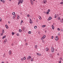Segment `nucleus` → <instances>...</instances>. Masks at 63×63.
<instances>
[{"instance_id":"obj_3","label":"nucleus","mask_w":63,"mask_h":63,"mask_svg":"<svg viewBox=\"0 0 63 63\" xmlns=\"http://www.w3.org/2000/svg\"><path fill=\"white\" fill-rule=\"evenodd\" d=\"M58 39V37L57 36H56V37L55 38V40L56 41H57Z\"/></svg>"},{"instance_id":"obj_55","label":"nucleus","mask_w":63,"mask_h":63,"mask_svg":"<svg viewBox=\"0 0 63 63\" xmlns=\"http://www.w3.org/2000/svg\"><path fill=\"white\" fill-rule=\"evenodd\" d=\"M1 63H4V62H1Z\"/></svg>"},{"instance_id":"obj_57","label":"nucleus","mask_w":63,"mask_h":63,"mask_svg":"<svg viewBox=\"0 0 63 63\" xmlns=\"http://www.w3.org/2000/svg\"><path fill=\"white\" fill-rule=\"evenodd\" d=\"M42 42L43 43H44V41L43 40H42Z\"/></svg>"},{"instance_id":"obj_1","label":"nucleus","mask_w":63,"mask_h":63,"mask_svg":"<svg viewBox=\"0 0 63 63\" xmlns=\"http://www.w3.org/2000/svg\"><path fill=\"white\" fill-rule=\"evenodd\" d=\"M51 50L52 52H54V49L53 48V47H51Z\"/></svg>"},{"instance_id":"obj_21","label":"nucleus","mask_w":63,"mask_h":63,"mask_svg":"<svg viewBox=\"0 0 63 63\" xmlns=\"http://www.w3.org/2000/svg\"><path fill=\"white\" fill-rule=\"evenodd\" d=\"M49 55H50V57H52V54H49Z\"/></svg>"},{"instance_id":"obj_18","label":"nucleus","mask_w":63,"mask_h":63,"mask_svg":"<svg viewBox=\"0 0 63 63\" xmlns=\"http://www.w3.org/2000/svg\"><path fill=\"white\" fill-rule=\"evenodd\" d=\"M45 27H46V25H43L42 26V27L44 28Z\"/></svg>"},{"instance_id":"obj_43","label":"nucleus","mask_w":63,"mask_h":63,"mask_svg":"<svg viewBox=\"0 0 63 63\" xmlns=\"http://www.w3.org/2000/svg\"><path fill=\"white\" fill-rule=\"evenodd\" d=\"M6 27H8V25H5Z\"/></svg>"},{"instance_id":"obj_38","label":"nucleus","mask_w":63,"mask_h":63,"mask_svg":"<svg viewBox=\"0 0 63 63\" xmlns=\"http://www.w3.org/2000/svg\"><path fill=\"white\" fill-rule=\"evenodd\" d=\"M48 12L49 13V12H50V10L49 9L48 10Z\"/></svg>"},{"instance_id":"obj_9","label":"nucleus","mask_w":63,"mask_h":63,"mask_svg":"<svg viewBox=\"0 0 63 63\" xmlns=\"http://www.w3.org/2000/svg\"><path fill=\"white\" fill-rule=\"evenodd\" d=\"M6 37V35H5L2 38V39H4V38H5Z\"/></svg>"},{"instance_id":"obj_64","label":"nucleus","mask_w":63,"mask_h":63,"mask_svg":"<svg viewBox=\"0 0 63 63\" xmlns=\"http://www.w3.org/2000/svg\"><path fill=\"white\" fill-rule=\"evenodd\" d=\"M44 13H46V12H44Z\"/></svg>"},{"instance_id":"obj_33","label":"nucleus","mask_w":63,"mask_h":63,"mask_svg":"<svg viewBox=\"0 0 63 63\" xmlns=\"http://www.w3.org/2000/svg\"><path fill=\"white\" fill-rule=\"evenodd\" d=\"M60 21L61 22V23H62V22H63V20H62V19H61Z\"/></svg>"},{"instance_id":"obj_52","label":"nucleus","mask_w":63,"mask_h":63,"mask_svg":"<svg viewBox=\"0 0 63 63\" xmlns=\"http://www.w3.org/2000/svg\"><path fill=\"white\" fill-rule=\"evenodd\" d=\"M0 21H1V18H0Z\"/></svg>"},{"instance_id":"obj_29","label":"nucleus","mask_w":63,"mask_h":63,"mask_svg":"<svg viewBox=\"0 0 63 63\" xmlns=\"http://www.w3.org/2000/svg\"><path fill=\"white\" fill-rule=\"evenodd\" d=\"M2 2L3 3H5V0H3V1H2Z\"/></svg>"},{"instance_id":"obj_31","label":"nucleus","mask_w":63,"mask_h":63,"mask_svg":"<svg viewBox=\"0 0 63 63\" xmlns=\"http://www.w3.org/2000/svg\"><path fill=\"white\" fill-rule=\"evenodd\" d=\"M34 28H35V29H36V28H37V26H34Z\"/></svg>"},{"instance_id":"obj_12","label":"nucleus","mask_w":63,"mask_h":63,"mask_svg":"<svg viewBox=\"0 0 63 63\" xmlns=\"http://www.w3.org/2000/svg\"><path fill=\"white\" fill-rule=\"evenodd\" d=\"M2 30L3 31L2 32V34H3V33H4L5 32H4V30L3 29Z\"/></svg>"},{"instance_id":"obj_62","label":"nucleus","mask_w":63,"mask_h":63,"mask_svg":"<svg viewBox=\"0 0 63 63\" xmlns=\"http://www.w3.org/2000/svg\"><path fill=\"white\" fill-rule=\"evenodd\" d=\"M62 58H60V59H62Z\"/></svg>"},{"instance_id":"obj_23","label":"nucleus","mask_w":63,"mask_h":63,"mask_svg":"<svg viewBox=\"0 0 63 63\" xmlns=\"http://www.w3.org/2000/svg\"><path fill=\"white\" fill-rule=\"evenodd\" d=\"M23 0H21V2H20V4H22V2H23Z\"/></svg>"},{"instance_id":"obj_50","label":"nucleus","mask_w":63,"mask_h":63,"mask_svg":"<svg viewBox=\"0 0 63 63\" xmlns=\"http://www.w3.org/2000/svg\"><path fill=\"white\" fill-rule=\"evenodd\" d=\"M59 63H61V61H59Z\"/></svg>"},{"instance_id":"obj_37","label":"nucleus","mask_w":63,"mask_h":63,"mask_svg":"<svg viewBox=\"0 0 63 63\" xmlns=\"http://www.w3.org/2000/svg\"><path fill=\"white\" fill-rule=\"evenodd\" d=\"M23 58H22L21 59V61H23Z\"/></svg>"},{"instance_id":"obj_22","label":"nucleus","mask_w":63,"mask_h":63,"mask_svg":"<svg viewBox=\"0 0 63 63\" xmlns=\"http://www.w3.org/2000/svg\"><path fill=\"white\" fill-rule=\"evenodd\" d=\"M31 61H33V58H31Z\"/></svg>"},{"instance_id":"obj_14","label":"nucleus","mask_w":63,"mask_h":63,"mask_svg":"<svg viewBox=\"0 0 63 63\" xmlns=\"http://www.w3.org/2000/svg\"><path fill=\"white\" fill-rule=\"evenodd\" d=\"M16 16V15H14L13 16V18H15Z\"/></svg>"},{"instance_id":"obj_58","label":"nucleus","mask_w":63,"mask_h":63,"mask_svg":"<svg viewBox=\"0 0 63 63\" xmlns=\"http://www.w3.org/2000/svg\"><path fill=\"white\" fill-rule=\"evenodd\" d=\"M19 1H20H20H21V0H19Z\"/></svg>"},{"instance_id":"obj_39","label":"nucleus","mask_w":63,"mask_h":63,"mask_svg":"<svg viewBox=\"0 0 63 63\" xmlns=\"http://www.w3.org/2000/svg\"><path fill=\"white\" fill-rule=\"evenodd\" d=\"M61 31H62V32H63V29H61Z\"/></svg>"},{"instance_id":"obj_25","label":"nucleus","mask_w":63,"mask_h":63,"mask_svg":"<svg viewBox=\"0 0 63 63\" xmlns=\"http://www.w3.org/2000/svg\"><path fill=\"white\" fill-rule=\"evenodd\" d=\"M15 12H13V13H12V15H15Z\"/></svg>"},{"instance_id":"obj_48","label":"nucleus","mask_w":63,"mask_h":63,"mask_svg":"<svg viewBox=\"0 0 63 63\" xmlns=\"http://www.w3.org/2000/svg\"><path fill=\"white\" fill-rule=\"evenodd\" d=\"M6 28H7V29H8V26H7V27H6Z\"/></svg>"},{"instance_id":"obj_41","label":"nucleus","mask_w":63,"mask_h":63,"mask_svg":"<svg viewBox=\"0 0 63 63\" xmlns=\"http://www.w3.org/2000/svg\"><path fill=\"white\" fill-rule=\"evenodd\" d=\"M17 36H19V34H18V33H17Z\"/></svg>"},{"instance_id":"obj_11","label":"nucleus","mask_w":63,"mask_h":63,"mask_svg":"<svg viewBox=\"0 0 63 63\" xmlns=\"http://www.w3.org/2000/svg\"><path fill=\"white\" fill-rule=\"evenodd\" d=\"M48 50V48H46V50L47 51Z\"/></svg>"},{"instance_id":"obj_56","label":"nucleus","mask_w":63,"mask_h":63,"mask_svg":"<svg viewBox=\"0 0 63 63\" xmlns=\"http://www.w3.org/2000/svg\"><path fill=\"white\" fill-rule=\"evenodd\" d=\"M60 33H58V34L59 35H60Z\"/></svg>"},{"instance_id":"obj_26","label":"nucleus","mask_w":63,"mask_h":63,"mask_svg":"<svg viewBox=\"0 0 63 63\" xmlns=\"http://www.w3.org/2000/svg\"><path fill=\"white\" fill-rule=\"evenodd\" d=\"M58 20H60V17H58Z\"/></svg>"},{"instance_id":"obj_6","label":"nucleus","mask_w":63,"mask_h":63,"mask_svg":"<svg viewBox=\"0 0 63 63\" xmlns=\"http://www.w3.org/2000/svg\"><path fill=\"white\" fill-rule=\"evenodd\" d=\"M9 55H11V54H12V52H11V51H9Z\"/></svg>"},{"instance_id":"obj_40","label":"nucleus","mask_w":63,"mask_h":63,"mask_svg":"<svg viewBox=\"0 0 63 63\" xmlns=\"http://www.w3.org/2000/svg\"><path fill=\"white\" fill-rule=\"evenodd\" d=\"M21 23H23V20H22L21 22Z\"/></svg>"},{"instance_id":"obj_54","label":"nucleus","mask_w":63,"mask_h":63,"mask_svg":"<svg viewBox=\"0 0 63 63\" xmlns=\"http://www.w3.org/2000/svg\"><path fill=\"white\" fill-rule=\"evenodd\" d=\"M60 4H62V2L60 3Z\"/></svg>"},{"instance_id":"obj_24","label":"nucleus","mask_w":63,"mask_h":63,"mask_svg":"<svg viewBox=\"0 0 63 63\" xmlns=\"http://www.w3.org/2000/svg\"><path fill=\"white\" fill-rule=\"evenodd\" d=\"M28 33L29 34H31V31H29L28 32Z\"/></svg>"},{"instance_id":"obj_7","label":"nucleus","mask_w":63,"mask_h":63,"mask_svg":"<svg viewBox=\"0 0 63 63\" xmlns=\"http://www.w3.org/2000/svg\"><path fill=\"white\" fill-rule=\"evenodd\" d=\"M37 55H38V56H41V54L40 53L39 54V53H37Z\"/></svg>"},{"instance_id":"obj_60","label":"nucleus","mask_w":63,"mask_h":63,"mask_svg":"<svg viewBox=\"0 0 63 63\" xmlns=\"http://www.w3.org/2000/svg\"><path fill=\"white\" fill-rule=\"evenodd\" d=\"M10 22L8 21V23L10 24Z\"/></svg>"},{"instance_id":"obj_10","label":"nucleus","mask_w":63,"mask_h":63,"mask_svg":"<svg viewBox=\"0 0 63 63\" xmlns=\"http://www.w3.org/2000/svg\"><path fill=\"white\" fill-rule=\"evenodd\" d=\"M46 35H44L43 36V37H42V39H45L46 38Z\"/></svg>"},{"instance_id":"obj_28","label":"nucleus","mask_w":63,"mask_h":63,"mask_svg":"<svg viewBox=\"0 0 63 63\" xmlns=\"http://www.w3.org/2000/svg\"><path fill=\"white\" fill-rule=\"evenodd\" d=\"M23 59H24V60H25V59H26V57H24Z\"/></svg>"},{"instance_id":"obj_32","label":"nucleus","mask_w":63,"mask_h":63,"mask_svg":"<svg viewBox=\"0 0 63 63\" xmlns=\"http://www.w3.org/2000/svg\"><path fill=\"white\" fill-rule=\"evenodd\" d=\"M39 16V19H41V17L40 16Z\"/></svg>"},{"instance_id":"obj_30","label":"nucleus","mask_w":63,"mask_h":63,"mask_svg":"<svg viewBox=\"0 0 63 63\" xmlns=\"http://www.w3.org/2000/svg\"><path fill=\"white\" fill-rule=\"evenodd\" d=\"M12 35H14V32H12Z\"/></svg>"},{"instance_id":"obj_27","label":"nucleus","mask_w":63,"mask_h":63,"mask_svg":"<svg viewBox=\"0 0 63 63\" xmlns=\"http://www.w3.org/2000/svg\"><path fill=\"white\" fill-rule=\"evenodd\" d=\"M37 45H36L35 46V48H37Z\"/></svg>"},{"instance_id":"obj_59","label":"nucleus","mask_w":63,"mask_h":63,"mask_svg":"<svg viewBox=\"0 0 63 63\" xmlns=\"http://www.w3.org/2000/svg\"><path fill=\"white\" fill-rule=\"evenodd\" d=\"M20 24L21 25H22V23H20Z\"/></svg>"},{"instance_id":"obj_46","label":"nucleus","mask_w":63,"mask_h":63,"mask_svg":"<svg viewBox=\"0 0 63 63\" xmlns=\"http://www.w3.org/2000/svg\"><path fill=\"white\" fill-rule=\"evenodd\" d=\"M51 38H52V39H53V36H52Z\"/></svg>"},{"instance_id":"obj_8","label":"nucleus","mask_w":63,"mask_h":63,"mask_svg":"<svg viewBox=\"0 0 63 63\" xmlns=\"http://www.w3.org/2000/svg\"><path fill=\"white\" fill-rule=\"evenodd\" d=\"M52 29H54V26L53 25H52Z\"/></svg>"},{"instance_id":"obj_44","label":"nucleus","mask_w":63,"mask_h":63,"mask_svg":"<svg viewBox=\"0 0 63 63\" xmlns=\"http://www.w3.org/2000/svg\"><path fill=\"white\" fill-rule=\"evenodd\" d=\"M1 36H2V35H3V34H2V33H1Z\"/></svg>"},{"instance_id":"obj_45","label":"nucleus","mask_w":63,"mask_h":63,"mask_svg":"<svg viewBox=\"0 0 63 63\" xmlns=\"http://www.w3.org/2000/svg\"><path fill=\"white\" fill-rule=\"evenodd\" d=\"M29 15H27V16H28V17H29Z\"/></svg>"},{"instance_id":"obj_19","label":"nucleus","mask_w":63,"mask_h":63,"mask_svg":"<svg viewBox=\"0 0 63 63\" xmlns=\"http://www.w3.org/2000/svg\"><path fill=\"white\" fill-rule=\"evenodd\" d=\"M19 18V16H17V19H18Z\"/></svg>"},{"instance_id":"obj_15","label":"nucleus","mask_w":63,"mask_h":63,"mask_svg":"<svg viewBox=\"0 0 63 63\" xmlns=\"http://www.w3.org/2000/svg\"><path fill=\"white\" fill-rule=\"evenodd\" d=\"M51 17H49L48 19L49 20H51Z\"/></svg>"},{"instance_id":"obj_63","label":"nucleus","mask_w":63,"mask_h":63,"mask_svg":"<svg viewBox=\"0 0 63 63\" xmlns=\"http://www.w3.org/2000/svg\"><path fill=\"white\" fill-rule=\"evenodd\" d=\"M31 2V1H32V0H30Z\"/></svg>"},{"instance_id":"obj_2","label":"nucleus","mask_w":63,"mask_h":63,"mask_svg":"<svg viewBox=\"0 0 63 63\" xmlns=\"http://www.w3.org/2000/svg\"><path fill=\"white\" fill-rule=\"evenodd\" d=\"M31 58V57L30 56H29L27 58V59L29 60Z\"/></svg>"},{"instance_id":"obj_53","label":"nucleus","mask_w":63,"mask_h":63,"mask_svg":"<svg viewBox=\"0 0 63 63\" xmlns=\"http://www.w3.org/2000/svg\"><path fill=\"white\" fill-rule=\"evenodd\" d=\"M22 13H20V15H22Z\"/></svg>"},{"instance_id":"obj_61","label":"nucleus","mask_w":63,"mask_h":63,"mask_svg":"<svg viewBox=\"0 0 63 63\" xmlns=\"http://www.w3.org/2000/svg\"><path fill=\"white\" fill-rule=\"evenodd\" d=\"M24 41H26V39L24 40Z\"/></svg>"},{"instance_id":"obj_47","label":"nucleus","mask_w":63,"mask_h":63,"mask_svg":"<svg viewBox=\"0 0 63 63\" xmlns=\"http://www.w3.org/2000/svg\"><path fill=\"white\" fill-rule=\"evenodd\" d=\"M57 55H59V54L58 53L57 54Z\"/></svg>"},{"instance_id":"obj_51","label":"nucleus","mask_w":63,"mask_h":63,"mask_svg":"<svg viewBox=\"0 0 63 63\" xmlns=\"http://www.w3.org/2000/svg\"><path fill=\"white\" fill-rule=\"evenodd\" d=\"M41 40H43V38H41Z\"/></svg>"},{"instance_id":"obj_5","label":"nucleus","mask_w":63,"mask_h":63,"mask_svg":"<svg viewBox=\"0 0 63 63\" xmlns=\"http://www.w3.org/2000/svg\"><path fill=\"white\" fill-rule=\"evenodd\" d=\"M30 22L31 24L33 23H32V21L31 19H30Z\"/></svg>"},{"instance_id":"obj_17","label":"nucleus","mask_w":63,"mask_h":63,"mask_svg":"<svg viewBox=\"0 0 63 63\" xmlns=\"http://www.w3.org/2000/svg\"><path fill=\"white\" fill-rule=\"evenodd\" d=\"M20 3H21V1H19V2L18 3V5H19V4H20Z\"/></svg>"},{"instance_id":"obj_36","label":"nucleus","mask_w":63,"mask_h":63,"mask_svg":"<svg viewBox=\"0 0 63 63\" xmlns=\"http://www.w3.org/2000/svg\"><path fill=\"white\" fill-rule=\"evenodd\" d=\"M57 30L58 31H60V29L59 28H58L57 29Z\"/></svg>"},{"instance_id":"obj_35","label":"nucleus","mask_w":63,"mask_h":63,"mask_svg":"<svg viewBox=\"0 0 63 63\" xmlns=\"http://www.w3.org/2000/svg\"><path fill=\"white\" fill-rule=\"evenodd\" d=\"M47 15H48V14H49V12H48L47 11Z\"/></svg>"},{"instance_id":"obj_20","label":"nucleus","mask_w":63,"mask_h":63,"mask_svg":"<svg viewBox=\"0 0 63 63\" xmlns=\"http://www.w3.org/2000/svg\"><path fill=\"white\" fill-rule=\"evenodd\" d=\"M19 32H21L22 31V30H21V29H20L19 30Z\"/></svg>"},{"instance_id":"obj_4","label":"nucleus","mask_w":63,"mask_h":63,"mask_svg":"<svg viewBox=\"0 0 63 63\" xmlns=\"http://www.w3.org/2000/svg\"><path fill=\"white\" fill-rule=\"evenodd\" d=\"M44 4H46L47 3V0H44L43 2Z\"/></svg>"},{"instance_id":"obj_34","label":"nucleus","mask_w":63,"mask_h":63,"mask_svg":"<svg viewBox=\"0 0 63 63\" xmlns=\"http://www.w3.org/2000/svg\"><path fill=\"white\" fill-rule=\"evenodd\" d=\"M54 17L55 18H56V15H55L54 16Z\"/></svg>"},{"instance_id":"obj_42","label":"nucleus","mask_w":63,"mask_h":63,"mask_svg":"<svg viewBox=\"0 0 63 63\" xmlns=\"http://www.w3.org/2000/svg\"><path fill=\"white\" fill-rule=\"evenodd\" d=\"M25 45L26 46H27V45H28V43H26V44Z\"/></svg>"},{"instance_id":"obj_13","label":"nucleus","mask_w":63,"mask_h":63,"mask_svg":"<svg viewBox=\"0 0 63 63\" xmlns=\"http://www.w3.org/2000/svg\"><path fill=\"white\" fill-rule=\"evenodd\" d=\"M7 39H6L4 40V42L5 43H6V42H7Z\"/></svg>"},{"instance_id":"obj_16","label":"nucleus","mask_w":63,"mask_h":63,"mask_svg":"<svg viewBox=\"0 0 63 63\" xmlns=\"http://www.w3.org/2000/svg\"><path fill=\"white\" fill-rule=\"evenodd\" d=\"M31 3L32 5H33V2L32 1H31Z\"/></svg>"},{"instance_id":"obj_49","label":"nucleus","mask_w":63,"mask_h":63,"mask_svg":"<svg viewBox=\"0 0 63 63\" xmlns=\"http://www.w3.org/2000/svg\"><path fill=\"white\" fill-rule=\"evenodd\" d=\"M1 2H3V0H0Z\"/></svg>"}]
</instances>
